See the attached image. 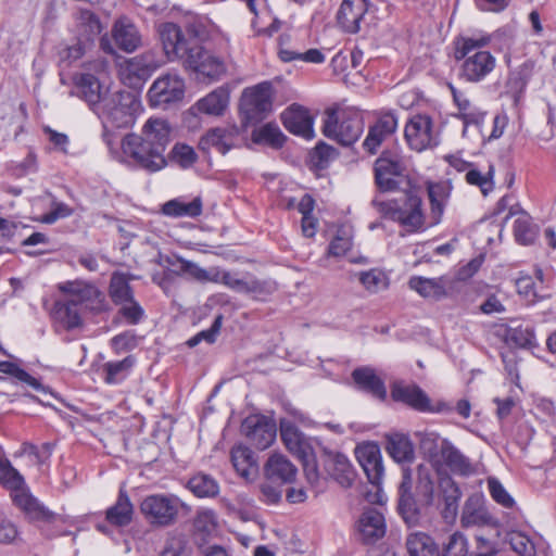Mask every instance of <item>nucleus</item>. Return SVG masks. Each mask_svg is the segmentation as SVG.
Instances as JSON below:
<instances>
[{
	"mask_svg": "<svg viewBox=\"0 0 556 556\" xmlns=\"http://www.w3.org/2000/svg\"><path fill=\"white\" fill-rule=\"evenodd\" d=\"M397 127V119L392 113L381 115L377 122L369 128V132L363 143L364 148L370 153L375 154L377 149L391 136Z\"/></svg>",
	"mask_w": 556,
	"mask_h": 556,
	"instance_id": "5701e85b",
	"label": "nucleus"
},
{
	"mask_svg": "<svg viewBox=\"0 0 556 556\" xmlns=\"http://www.w3.org/2000/svg\"><path fill=\"white\" fill-rule=\"evenodd\" d=\"M76 21L86 35L83 40L92 45L93 37L100 34L102 29L99 17L90 10L83 9L77 13Z\"/></svg>",
	"mask_w": 556,
	"mask_h": 556,
	"instance_id": "603ef678",
	"label": "nucleus"
},
{
	"mask_svg": "<svg viewBox=\"0 0 556 556\" xmlns=\"http://www.w3.org/2000/svg\"><path fill=\"white\" fill-rule=\"evenodd\" d=\"M485 520V513L480 506L478 496H470L464 505L462 523L465 527L481 525Z\"/></svg>",
	"mask_w": 556,
	"mask_h": 556,
	"instance_id": "5fc2aeb1",
	"label": "nucleus"
},
{
	"mask_svg": "<svg viewBox=\"0 0 556 556\" xmlns=\"http://www.w3.org/2000/svg\"><path fill=\"white\" fill-rule=\"evenodd\" d=\"M368 7V0H343L337 13L338 24L345 33H358Z\"/></svg>",
	"mask_w": 556,
	"mask_h": 556,
	"instance_id": "ddd939ff",
	"label": "nucleus"
},
{
	"mask_svg": "<svg viewBox=\"0 0 556 556\" xmlns=\"http://www.w3.org/2000/svg\"><path fill=\"white\" fill-rule=\"evenodd\" d=\"M439 488L444 502L443 516L445 519L454 518L457 514L462 492L456 482L448 476L440 478Z\"/></svg>",
	"mask_w": 556,
	"mask_h": 556,
	"instance_id": "2f4dec72",
	"label": "nucleus"
},
{
	"mask_svg": "<svg viewBox=\"0 0 556 556\" xmlns=\"http://www.w3.org/2000/svg\"><path fill=\"white\" fill-rule=\"evenodd\" d=\"M490 40V36L456 38L454 56L464 60L460 75L467 81H481L494 70L495 58L489 51L479 50L486 47Z\"/></svg>",
	"mask_w": 556,
	"mask_h": 556,
	"instance_id": "20e7f679",
	"label": "nucleus"
},
{
	"mask_svg": "<svg viewBox=\"0 0 556 556\" xmlns=\"http://www.w3.org/2000/svg\"><path fill=\"white\" fill-rule=\"evenodd\" d=\"M440 460L455 475L468 477L475 472L470 459L447 439L442 440Z\"/></svg>",
	"mask_w": 556,
	"mask_h": 556,
	"instance_id": "aec40b11",
	"label": "nucleus"
},
{
	"mask_svg": "<svg viewBox=\"0 0 556 556\" xmlns=\"http://www.w3.org/2000/svg\"><path fill=\"white\" fill-rule=\"evenodd\" d=\"M231 462L236 471L249 480L257 472V464L254 453L247 446H236L231 450Z\"/></svg>",
	"mask_w": 556,
	"mask_h": 556,
	"instance_id": "473e14b6",
	"label": "nucleus"
},
{
	"mask_svg": "<svg viewBox=\"0 0 556 556\" xmlns=\"http://www.w3.org/2000/svg\"><path fill=\"white\" fill-rule=\"evenodd\" d=\"M271 106H240V118L243 129L256 126L264 121L270 112Z\"/></svg>",
	"mask_w": 556,
	"mask_h": 556,
	"instance_id": "13d9d810",
	"label": "nucleus"
},
{
	"mask_svg": "<svg viewBox=\"0 0 556 556\" xmlns=\"http://www.w3.org/2000/svg\"><path fill=\"white\" fill-rule=\"evenodd\" d=\"M251 138L254 143L267 146L275 150L281 149L287 140V136L275 123H266L254 128Z\"/></svg>",
	"mask_w": 556,
	"mask_h": 556,
	"instance_id": "7c9ffc66",
	"label": "nucleus"
},
{
	"mask_svg": "<svg viewBox=\"0 0 556 556\" xmlns=\"http://www.w3.org/2000/svg\"><path fill=\"white\" fill-rule=\"evenodd\" d=\"M280 437L287 450L298 458H307L313 447L308 439L287 419L280 421Z\"/></svg>",
	"mask_w": 556,
	"mask_h": 556,
	"instance_id": "6ab92c4d",
	"label": "nucleus"
},
{
	"mask_svg": "<svg viewBox=\"0 0 556 556\" xmlns=\"http://www.w3.org/2000/svg\"><path fill=\"white\" fill-rule=\"evenodd\" d=\"M132 106H94V113L101 118L104 138L111 129L127 128L135 123Z\"/></svg>",
	"mask_w": 556,
	"mask_h": 556,
	"instance_id": "a211bd4d",
	"label": "nucleus"
},
{
	"mask_svg": "<svg viewBox=\"0 0 556 556\" xmlns=\"http://www.w3.org/2000/svg\"><path fill=\"white\" fill-rule=\"evenodd\" d=\"M511 548L521 556H534L535 547L531 540L521 532H511L508 535Z\"/></svg>",
	"mask_w": 556,
	"mask_h": 556,
	"instance_id": "0e129e2a",
	"label": "nucleus"
},
{
	"mask_svg": "<svg viewBox=\"0 0 556 556\" xmlns=\"http://www.w3.org/2000/svg\"><path fill=\"white\" fill-rule=\"evenodd\" d=\"M407 552L410 556H437L438 545L425 532L410 533L406 539Z\"/></svg>",
	"mask_w": 556,
	"mask_h": 556,
	"instance_id": "f704fd0d",
	"label": "nucleus"
},
{
	"mask_svg": "<svg viewBox=\"0 0 556 556\" xmlns=\"http://www.w3.org/2000/svg\"><path fill=\"white\" fill-rule=\"evenodd\" d=\"M488 489L492 498L505 508H511L515 505L514 498L506 491L503 484L496 478L488 479Z\"/></svg>",
	"mask_w": 556,
	"mask_h": 556,
	"instance_id": "e2e57ef3",
	"label": "nucleus"
},
{
	"mask_svg": "<svg viewBox=\"0 0 556 556\" xmlns=\"http://www.w3.org/2000/svg\"><path fill=\"white\" fill-rule=\"evenodd\" d=\"M539 228L527 213H521L514 223V236L525 245L531 244L538 237Z\"/></svg>",
	"mask_w": 556,
	"mask_h": 556,
	"instance_id": "37998d69",
	"label": "nucleus"
},
{
	"mask_svg": "<svg viewBox=\"0 0 556 556\" xmlns=\"http://www.w3.org/2000/svg\"><path fill=\"white\" fill-rule=\"evenodd\" d=\"M355 454L368 481L377 489L376 494L378 495L379 485L383 477L382 457L378 445H359L356 447Z\"/></svg>",
	"mask_w": 556,
	"mask_h": 556,
	"instance_id": "f8f14e48",
	"label": "nucleus"
},
{
	"mask_svg": "<svg viewBox=\"0 0 556 556\" xmlns=\"http://www.w3.org/2000/svg\"><path fill=\"white\" fill-rule=\"evenodd\" d=\"M428 197L431 205V215L433 224H438L444 212L448 191L443 184H429L428 185Z\"/></svg>",
	"mask_w": 556,
	"mask_h": 556,
	"instance_id": "a18cd8bd",
	"label": "nucleus"
},
{
	"mask_svg": "<svg viewBox=\"0 0 556 556\" xmlns=\"http://www.w3.org/2000/svg\"><path fill=\"white\" fill-rule=\"evenodd\" d=\"M170 157L182 168L191 167L198 160L194 149L186 143H176L170 151Z\"/></svg>",
	"mask_w": 556,
	"mask_h": 556,
	"instance_id": "bf43d9fd",
	"label": "nucleus"
},
{
	"mask_svg": "<svg viewBox=\"0 0 556 556\" xmlns=\"http://www.w3.org/2000/svg\"><path fill=\"white\" fill-rule=\"evenodd\" d=\"M160 38L169 61L179 60L186 68L207 77L224 73L223 61L205 51L195 37L187 38L176 24L161 25Z\"/></svg>",
	"mask_w": 556,
	"mask_h": 556,
	"instance_id": "f257e3e1",
	"label": "nucleus"
},
{
	"mask_svg": "<svg viewBox=\"0 0 556 556\" xmlns=\"http://www.w3.org/2000/svg\"><path fill=\"white\" fill-rule=\"evenodd\" d=\"M529 78L530 68L527 64H523L509 75L506 84V93L513 102L518 103L521 100V96L528 85Z\"/></svg>",
	"mask_w": 556,
	"mask_h": 556,
	"instance_id": "58836bf2",
	"label": "nucleus"
},
{
	"mask_svg": "<svg viewBox=\"0 0 556 556\" xmlns=\"http://www.w3.org/2000/svg\"><path fill=\"white\" fill-rule=\"evenodd\" d=\"M273 86L263 81L253 87L245 88L241 94L240 104H270Z\"/></svg>",
	"mask_w": 556,
	"mask_h": 556,
	"instance_id": "c03bdc74",
	"label": "nucleus"
},
{
	"mask_svg": "<svg viewBox=\"0 0 556 556\" xmlns=\"http://www.w3.org/2000/svg\"><path fill=\"white\" fill-rule=\"evenodd\" d=\"M0 483L12 491V497L26 488L23 476L3 457H0Z\"/></svg>",
	"mask_w": 556,
	"mask_h": 556,
	"instance_id": "a19ab883",
	"label": "nucleus"
},
{
	"mask_svg": "<svg viewBox=\"0 0 556 556\" xmlns=\"http://www.w3.org/2000/svg\"><path fill=\"white\" fill-rule=\"evenodd\" d=\"M437 556H469L467 538L458 531L450 534Z\"/></svg>",
	"mask_w": 556,
	"mask_h": 556,
	"instance_id": "09e8293b",
	"label": "nucleus"
},
{
	"mask_svg": "<svg viewBox=\"0 0 556 556\" xmlns=\"http://www.w3.org/2000/svg\"><path fill=\"white\" fill-rule=\"evenodd\" d=\"M506 342L516 348H532L535 346V336L531 327H509L505 334Z\"/></svg>",
	"mask_w": 556,
	"mask_h": 556,
	"instance_id": "8fccbe9b",
	"label": "nucleus"
},
{
	"mask_svg": "<svg viewBox=\"0 0 556 556\" xmlns=\"http://www.w3.org/2000/svg\"><path fill=\"white\" fill-rule=\"evenodd\" d=\"M338 156V150L324 141H319L309 153L311 163L318 169L327 168Z\"/></svg>",
	"mask_w": 556,
	"mask_h": 556,
	"instance_id": "3c124183",
	"label": "nucleus"
},
{
	"mask_svg": "<svg viewBox=\"0 0 556 556\" xmlns=\"http://www.w3.org/2000/svg\"><path fill=\"white\" fill-rule=\"evenodd\" d=\"M241 432L257 450H265L271 445L276 438V425L264 416L252 415L241 425Z\"/></svg>",
	"mask_w": 556,
	"mask_h": 556,
	"instance_id": "1a4fd4ad",
	"label": "nucleus"
},
{
	"mask_svg": "<svg viewBox=\"0 0 556 556\" xmlns=\"http://www.w3.org/2000/svg\"><path fill=\"white\" fill-rule=\"evenodd\" d=\"M74 93L87 104H98L103 100L99 79L89 73L80 74L75 78Z\"/></svg>",
	"mask_w": 556,
	"mask_h": 556,
	"instance_id": "c85d7f7f",
	"label": "nucleus"
},
{
	"mask_svg": "<svg viewBox=\"0 0 556 556\" xmlns=\"http://www.w3.org/2000/svg\"><path fill=\"white\" fill-rule=\"evenodd\" d=\"M132 517L134 505L127 492L121 489L115 504L106 509L105 519L111 526L126 527L132 521Z\"/></svg>",
	"mask_w": 556,
	"mask_h": 556,
	"instance_id": "cd10ccee",
	"label": "nucleus"
},
{
	"mask_svg": "<svg viewBox=\"0 0 556 556\" xmlns=\"http://www.w3.org/2000/svg\"><path fill=\"white\" fill-rule=\"evenodd\" d=\"M117 315L123 317L128 325H138L144 317V309L134 299L118 305Z\"/></svg>",
	"mask_w": 556,
	"mask_h": 556,
	"instance_id": "052dcab7",
	"label": "nucleus"
},
{
	"mask_svg": "<svg viewBox=\"0 0 556 556\" xmlns=\"http://www.w3.org/2000/svg\"><path fill=\"white\" fill-rule=\"evenodd\" d=\"M282 485L265 478L260 484V500L267 505L278 504L282 498Z\"/></svg>",
	"mask_w": 556,
	"mask_h": 556,
	"instance_id": "680f3d73",
	"label": "nucleus"
},
{
	"mask_svg": "<svg viewBox=\"0 0 556 556\" xmlns=\"http://www.w3.org/2000/svg\"><path fill=\"white\" fill-rule=\"evenodd\" d=\"M249 276L245 275L243 277H238L235 274H231L229 271H219V281L220 283L225 285L229 289L239 292L244 293L247 291Z\"/></svg>",
	"mask_w": 556,
	"mask_h": 556,
	"instance_id": "69168bd1",
	"label": "nucleus"
},
{
	"mask_svg": "<svg viewBox=\"0 0 556 556\" xmlns=\"http://www.w3.org/2000/svg\"><path fill=\"white\" fill-rule=\"evenodd\" d=\"M90 48V42L84 41L79 38L74 45L60 49L58 52V65L60 67V75H62L63 72L70 68L74 63L83 59Z\"/></svg>",
	"mask_w": 556,
	"mask_h": 556,
	"instance_id": "e433bc0d",
	"label": "nucleus"
},
{
	"mask_svg": "<svg viewBox=\"0 0 556 556\" xmlns=\"http://www.w3.org/2000/svg\"><path fill=\"white\" fill-rule=\"evenodd\" d=\"M187 488L200 498L215 497L219 493V484L216 479L204 472L192 476L188 480Z\"/></svg>",
	"mask_w": 556,
	"mask_h": 556,
	"instance_id": "c9c22d12",
	"label": "nucleus"
},
{
	"mask_svg": "<svg viewBox=\"0 0 556 556\" xmlns=\"http://www.w3.org/2000/svg\"><path fill=\"white\" fill-rule=\"evenodd\" d=\"M166 264L177 267V274H185L193 278L199 282H218L219 281V270H206L200 267L197 263L185 260L180 256L165 258Z\"/></svg>",
	"mask_w": 556,
	"mask_h": 556,
	"instance_id": "a878e982",
	"label": "nucleus"
},
{
	"mask_svg": "<svg viewBox=\"0 0 556 556\" xmlns=\"http://www.w3.org/2000/svg\"><path fill=\"white\" fill-rule=\"evenodd\" d=\"M450 279L445 276L438 278H425L413 276L408 280V287L420 296L439 301L447 295Z\"/></svg>",
	"mask_w": 556,
	"mask_h": 556,
	"instance_id": "4be33fe9",
	"label": "nucleus"
},
{
	"mask_svg": "<svg viewBox=\"0 0 556 556\" xmlns=\"http://www.w3.org/2000/svg\"><path fill=\"white\" fill-rule=\"evenodd\" d=\"M136 359L129 355L122 361L108 362L103 365L105 374L104 381L110 384H116L123 381L135 365Z\"/></svg>",
	"mask_w": 556,
	"mask_h": 556,
	"instance_id": "ea45409f",
	"label": "nucleus"
},
{
	"mask_svg": "<svg viewBox=\"0 0 556 556\" xmlns=\"http://www.w3.org/2000/svg\"><path fill=\"white\" fill-rule=\"evenodd\" d=\"M295 476V466L281 454L270 455L264 466V477L279 484L293 482Z\"/></svg>",
	"mask_w": 556,
	"mask_h": 556,
	"instance_id": "b1692460",
	"label": "nucleus"
},
{
	"mask_svg": "<svg viewBox=\"0 0 556 556\" xmlns=\"http://www.w3.org/2000/svg\"><path fill=\"white\" fill-rule=\"evenodd\" d=\"M363 132V123L355 110L330 106L325 111L323 134L338 143L350 147Z\"/></svg>",
	"mask_w": 556,
	"mask_h": 556,
	"instance_id": "39448f33",
	"label": "nucleus"
},
{
	"mask_svg": "<svg viewBox=\"0 0 556 556\" xmlns=\"http://www.w3.org/2000/svg\"><path fill=\"white\" fill-rule=\"evenodd\" d=\"M215 514L212 510L199 511L194 519V529L198 532L210 534L215 530Z\"/></svg>",
	"mask_w": 556,
	"mask_h": 556,
	"instance_id": "338daca9",
	"label": "nucleus"
},
{
	"mask_svg": "<svg viewBox=\"0 0 556 556\" xmlns=\"http://www.w3.org/2000/svg\"><path fill=\"white\" fill-rule=\"evenodd\" d=\"M371 203L384 217L399 222L409 230H418L424 225L421 199L413 192H405L399 200L374 199Z\"/></svg>",
	"mask_w": 556,
	"mask_h": 556,
	"instance_id": "423d86ee",
	"label": "nucleus"
},
{
	"mask_svg": "<svg viewBox=\"0 0 556 556\" xmlns=\"http://www.w3.org/2000/svg\"><path fill=\"white\" fill-rule=\"evenodd\" d=\"M280 118L290 134L306 140L315 137L314 115L306 106H288L281 113Z\"/></svg>",
	"mask_w": 556,
	"mask_h": 556,
	"instance_id": "9b49d317",
	"label": "nucleus"
},
{
	"mask_svg": "<svg viewBox=\"0 0 556 556\" xmlns=\"http://www.w3.org/2000/svg\"><path fill=\"white\" fill-rule=\"evenodd\" d=\"M493 176L494 167L490 165L485 174L476 168L469 169L466 173L465 179L469 185L479 187L481 192L486 195L494 188Z\"/></svg>",
	"mask_w": 556,
	"mask_h": 556,
	"instance_id": "6e6d98bb",
	"label": "nucleus"
},
{
	"mask_svg": "<svg viewBox=\"0 0 556 556\" xmlns=\"http://www.w3.org/2000/svg\"><path fill=\"white\" fill-rule=\"evenodd\" d=\"M405 138L410 148L422 151L432 143V121L427 115H415L405 126Z\"/></svg>",
	"mask_w": 556,
	"mask_h": 556,
	"instance_id": "2eb2a0df",
	"label": "nucleus"
},
{
	"mask_svg": "<svg viewBox=\"0 0 556 556\" xmlns=\"http://www.w3.org/2000/svg\"><path fill=\"white\" fill-rule=\"evenodd\" d=\"M327 473L342 488H350L356 479V472L349 458L341 453H328L324 460Z\"/></svg>",
	"mask_w": 556,
	"mask_h": 556,
	"instance_id": "f3484780",
	"label": "nucleus"
},
{
	"mask_svg": "<svg viewBox=\"0 0 556 556\" xmlns=\"http://www.w3.org/2000/svg\"><path fill=\"white\" fill-rule=\"evenodd\" d=\"M375 181L379 190L394 191L404 176V166L397 153L383 151L375 162Z\"/></svg>",
	"mask_w": 556,
	"mask_h": 556,
	"instance_id": "6e6552de",
	"label": "nucleus"
},
{
	"mask_svg": "<svg viewBox=\"0 0 556 556\" xmlns=\"http://www.w3.org/2000/svg\"><path fill=\"white\" fill-rule=\"evenodd\" d=\"M415 438L418 440L420 451L432 462L439 463L443 438L439 433L428 430L415 432Z\"/></svg>",
	"mask_w": 556,
	"mask_h": 556,
	"instance_id": "79ce46f5",
	"label": "nucleus"
},
{
	"mask_svg": "<svg viewBox=\"0 0 556 556\" xmlns=\"http://www.w3.org/2000/svg\"><path fill=\"white\" fill-rule=\"evenodd\" d=\"M359 540L365 544H374L386 534V520L377 508H367L358 519Z\"/></svg>",
	"mask_w": 556,
	"mask_h": 556,
	"instance_id": "dca6fc26",
	"label": "nucleus"
},
{
	"mask_svg": "<svg viewBox=\"0 0 556 556\" xmlns=\"http://www.w3.org/2000/svg\"><path fill=\"white\" fill-rule=\"evenodd\" d=\"M391 396L395 402H402L419 412L425 408L428 401V395L418 386L403 382L392 384Z\"/></svg>",
	"mask_w": 556,
	"mask_h": 556,
	"instance_id": "bb28decb",
	"label": "nucleus"
},
{
	"mask_svg": "<svg viewBox=\"0 0 556 556\" xmlns=\"http://www.w3.org/2000/svg\"><path fill=\"white\" fill-rule=\"evenodd\" d=\"M182 503L172 494H152L140 503V513L147 522L154 528H166L174 525Z\"/></svg>",
	"mask_w": 556,
	"mask_h": 556,
	"instance_id": "0eeeda50",
	"label": "nucleus"
},
{
	"mask_svg": "<svg viewBox=\"0 0 556 556\" xmlns=\"http://www.w3.org/2000/svg\"><path fill=\"white\" fill-rule=\"evenodd\" d=\"M387 452L397 463L412 462L414 459V447L409 438L402 433L388 437Z\"/></svg>",
	"mask_w": 556,
	"mask_h": 556,
	"instance_id": "72a5a7b5",
	"label": "nucleus"
},
{
	"mask_svg": "<svg viewBox=\"0 0 556 556\" xmlns=\"http://www.w3.org/2000/svg\"><path fill=\"white\" fill-rule=\"evenodd\" d=\"M163 64L153 50L146 51L126 61L125 72L139 80H147Z\"/></svg>",
	"mask_w": 556,
	"mask_h": 556,
	"instance_id": "412c9836",
	"label": "nucleus"
},
{
	"mask_svg": "<svg viewBox=\"0 0 556 556\" xmlns=\"http://www.w3.org/2000/svg\"><path fill=\"white\" fill-rule=\"evenodd\" d=\"M115 46L126 52L131 53L142 45V37L137 26L128 17L116 20L111 29Z\"/></svg>",
	"mask_w": 556,
	"mask_h": 556,
	"instance_id": "4468645a",
	"label": "nucleus"
},
{
	"mask_svg": "<svg viewBox=\"0 0 556 556\" xmlns=\"http://www.w3.org/2000/svg\"><path fill=\"white\" fill-rule=\"evenodd\" d=\"M168 142V125L161 119H149L144 126V137L136 134L125 136L122 149L141 168L153 173L165 167L164 152Z\"/></svg>",
	"mask_w": 556,
	"mask_h": 556,
	"instance_id": "f03ea898",
	"label": "nucleus"
},
{
	"mask_svg": "<svg viewBox=\"0 0 556 556\" xmlns=\"http://www.w3.org/2000/svg\"><path fill=\"white\" fill-rule=\"evenodd\" d=\"M227 130L216 127L208 130L199 141V148L202 151H208L211 148H215L222 154H226L230 149L231 144L226 139Z\"/></svg>",
	"mask_w": 556,
	"mask_h": 556,
	"instance_id": "49530a36",
	"label": "nucleus"
},
{
	"mask_svg": "<svg viewBox=\"0 0 556 556\" xmlns=\"http://www.w3.org/2000/svg\"><path fill=\"white\" fill-rule=\"evenodd\" d=\"M13 501L31 520L49 521L52 518V513L42 506L26 488L16 493Z\"/></svg>",
	"mask_w": 556,
	"mask_h": 556,
	"instance_id": "c756f323",
	"label": "nucleus"
},
{
	"mask_svg": "<svg viewBox=\"0 0 556 556\" xmlns=\"http://www.w3.org/2000/svg\"><path fill=\"white\" fill-rule=\"evenodd\" d=\"M399 510L406 521L416 518L418 508L412 493L400 494Z\"/></svg>",
	"mask_w": 556,
	"mask_h": 556,
	"instance_id": "774afa93",
	"label": "nucleus"
},
{
	"mask_svg": "<svg viewBox=\"0 0 556 556\" xmlns=\"http://www.w3.org/2000/svg\"><path fill=\"white\" fill-rule=\"evenodd\" d=\"M362 286L370 293H378L389 287V278L379 268H372L357 274Z\"/></svg>",
	"mask_w": 556,
	"mask_h": 556,
	"instance_id": "de8ad7c7",
	"label": "nucleus"
},
{
	"mask_svg": "<svg viewBox=\"0 0 556 556\" xmlns=\"http://www.w3.org/2000/svg\"><path fill=\"white\" fill-rule=\"evenodd\" d=\"M352 378L359 390L381 401L386 400L387 389L384 382L376 375L374 369L369 367L356 368L352 372Z\"/></svg>",
	"mask_w": 556,
	"mask_h": 556,
	"instance_id": "393cba45",
	"label": "nucleus"
},
{
	"mask_svg": "<svg viewBox=\"0 0 556 556\" xmlns=\"http://www.w3.org/2000/svg\"><path fill=\"white\" fill-rule=\"evenodd\" d=\"M277 290V285L270 279H258L252 275L249 276L245 294L251 295L254 300L265 301Z\"/></svg>",
	"mask_w": 556,
	"mask_h": 556,
	"instance_id": "864d4df0",
	"label": "nucleus"
},
{
	"mask_svg": "<svg viewBox=\"0 0 556 556\" xmlns=\"http://www.w3.org/2000/svg\"><path fill=\"white\" fill-rule=\"evenodd\" d=\"M110 295L117 306L134 299V292L128 281L123 276L116 275L111 279Z\"/></svg>",
	"mask_w": 556,
	"mask_h": 556,
	"instance_id": "4d7b16f0",
	"label": "nucleus"
},
{
	"mask_svg": "<svg viewBox=\"0 0 556 556\" xmlns=\"http://www.w3.org/2000/svg\"><path fill=\"white\" fill-rule=\"evenodd\" d=\"M59 290L67 298L54 303L52 315L67 330L81 326L85 311L98 313L103 309V294L91 283L66 281L59 286Z\"/></svg>",
	"mask_w": 556,
	"mask_h": 556,
	"instance_id": "7ed1b4c3",
	"label": "nucleus"
},
{
	"mask_svg": "<svg viewBox=\"0 0 556 556\" xmlns=\"http://www.w3.org/2000/svg\"><path fill=\"white\" fill-rule=\"evenodd\" d=\"M150 104H172L185 97V83L177 76L166 74L159 77L149 89Z\"/></svg>",
	"mask_w": 556,
	"mask_h": 556,
	"instance_id": "9d476101",
	"label": "nucleus"
},
{
	"mask_svg": "<svg viewBox=\"0 0 556 556\" xmlns=\"http://www.w3.org/2000/svg\"><path fill=\"white\" fill-rule=\"evenodd\" d=\"M162 212L172 217H197L202 213V200L200 197L194 198L191 202L185 203L177 199L167 201L163 207Z\"/></svg>",
	"mask_w": 556,
	"mask_h": 556,
	"instance_id": "4c0bfd02",
	"label": "nucleus"
}]
</instances>
